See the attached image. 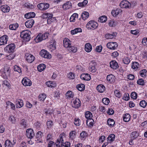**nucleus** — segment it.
<instances>
[{"instance_id": "1", "label": "nucleus", "mask_w": 147, "mask_h": 147, "mask_svg": "<svg viewBox=\"0 0 147 147\" xmlns=\"http://www.w3.org/2000/svg\"><path fill=\"white\" fill-rule=\"evenodd\" d=\"M30 32L28 30H24L21 32L20 37L23 38L24 40L29 41L30 38Z\"/></svg>"}, {"instance_id": "2", "label": "nucleus", "mask_w": 147, "mask_h": 147, "mask_svg": "<svg viewBox=\"0 0 147 147\" xmlns=\"http://www.w3.org/2000/svg\"><path fill=\"white\" fill-rule=\"evenodd\" d=\"M98 23L94 20L90 21L86 24V27L88 29L94 30L96 29L98 26Z\"/></svg>"}, {"instance_id": "3", "label": "nucleus", "mask_w": 147, "mask_h": 147, "mask_svg": "<svg viewBox=\"0 0 147 147\" xmlns=\"http://www.w3.org/2000/svg\"><path fill=\"white\" fill-rule=\"evenodd\" d=\"M16 45L13 43L9 44L7 46L4 48V51L6 52L10 53L14 51Z\"/></svg>"}, {"instance_id": "4", "label": "nucleus", "mask_w": 147, "mask_h": 147, "mask_svg": "<svg viewBox=\"0 0 147 147\" xmlns=\"http://www.w3.org/2000/svg\"><path fill=\"white\" fill-rule=\"evenodd\" d=\"M96 63L94 61H91L89 64L88 70L90 72L92 73L95 72L96 70Z\"/></svg>"}, {"instance_id": "5", "label": "nucleus", "mask_w": 147, "mask_h": 147, "mask_svg": "<svg viewBox=\"0 0 147 147\" xmlns=\"http://www.w3.org/2000/svg\"><path fill=\"white\" fill-rule=\"evenodd\" d=\"M2 70L1 71V72L3 78H6L9 76L10 69L9 67H5L3 71Z\"/></svg>"}, {"instance_id": "6", "label": "nucleus", "mask_w": 147, "mask_h": 147, "mask_svg": "<svg viewBox=\"0 0 147 147\" xmlns=\"http://www.w3.org/2000/svg\"><path fill=\"white\" fill-rule=\"evenodd\" d=\"M120 6L123 8H129L131 7V4L127 0H123L120 3Z\"/></svg>"}, {"instance_id": "7", "label": "nucleus", "mask_w": 147, "mask_h": 147, "mask_svg": "<svg viewBox=\"0 0 147 147\" xmlns=\"http://www.w3.org/2000/svg\"><path fill=\"white\" fill-rule=\"evenodd\" d=\"M72 107L75 108H78L81 105V102L79 99L77 98L73 100V101L71 102Z\"/></svg>"}, {"instance_id": "8", "label": "nucleus", "mask_w": 147, "mask_h": 147, "mask_svg": "<svg viewBox=\"0 0 147 147\" xmlns=\"http://www.w3.org/2000/svg\"><path fill=\"white\" fill-rule=\"evenodd\" d=\"M37 6L39 9L44 10L48 9L49 7V5L47 3H41L38 4Z\"/></svg>"}, {"instance_id": "9", "label": "nucleus", "mask_w": 147, "mask_h": 147, "mask_svg": "<svg viewBox=\"0 0 147 147\" xmlns=\"http://www.w3.org/2000/svg\"><path fill=\"white\" fill-rule=\"evenodd\" d=\"M40 55L42 57L50 59L51 57V55L49 54L47 51L44 49L40 52Z\"/></svg>"}, {"instance_id": "10", "label": "nucleus", "mask_w": 147, "mask_h": 147, "mask_svg": "<svg viewBox=\"0 0 147 147\" xmlns=\"http://www.w3.org/2000/svg\"><path fill=\"white\" fill-rule=\"evenodd\" d=\"M107 47L109 49L115 50L118 47L117 43L115 42H109L107 44Z\"/></svg>"}, {"instance_id": "11", "label": "nucleus", "mask_w": 147, "mask_h": 147, "mask_svg": "<svg viewBox=\"0 0 147 147\" xmlns=\"http://www.w3.org/2000/svg\"><path fill=\"white\" fill-rule=\"evenodd\" d=\"M26 135L28 138H32L34 135L33 130L31 128L28 129L26 132Z\"/></svg>"}, {"instance_id": "12", "label": "nucleus", "mask_w": 147, "mask_h": 147, "mask_svg": "<svg viewBox=\"0 0 147 147\" xmlns=\"http://www.w3.org/2000/svg\"><path fill=\"white\" fill-rule=\"evenodd\" d=\"M26 61L29 63L32 62L35 59V57L32 55L27 53L25 55Z\"/></svg>"}, {"instance_id": "13", "label": "nucleus", "mask_w": 147, "mask_h": 147, "mask_svg": "<svg viewBox=\"0 0 147 147\" xmlns=\"http://www.w3.org/2000/svg\"><path fill=\"white\" fill-rule=\"evenodd\" d=\"M22 83L25 86H30L32 84L31 80L26 77L24 78L23 79Z\"/></svg>"}, {"instance_id": "14", "label": "nucleus", "mask_w": 147, "mask_h": 147, "mask_svg": "<svg viewBox=\"0 0 147 147\" xmlns=\"http://www.w3.org/2000/svg\"><path fill=\"white\" fill-rule=\"evenodd\" d=\"M8 38V37L6 35H4L1 36L0 38V45L7 44Z\"/></svg>"}, {"instance_id": "15", "label": "nucleus", "mask_w": 147, "mask_h": 147, "mask_svg": "<svg viewBox=\"0 0 147 147\" xmlns=\"http://www.w3.org/2000/svg\"><path fill=\"white\" fill-rule=\"evenodd\" d=\"M81 79L85 80L88 81L91 79V77L90 74H82L80 76Z\"/></svg>"}, {"instance_id": "16", "label": "nucleus", "mask_w": 147, "mask_h": 147, "mask_svg": "<svg viewBox=\"0 0 147 147\" xmlns=\"http://www.w3.org/2000/svg\"><path fill=\"white\" fill-rule=\"evenodd\" d=\"M34 21L33 19L29 20L26 22L25 23V25L28 28H31L33 26L34 24Z\"/></svg>"}, {"instance_id": "17", "label": "nucleus", "mask_w": 147, "mask_h": 147, "mask_svg": "<svg viewBox=\"0 0 147 147\" xmlns=\"http://www.w3.org/2000/svg\"><path fill=\"white\" fill-rule=\"evenodd\" d=\"M63 45L64 47L67 48L71 45V42L69 39L67 38H65L63 41Z\"/></svg>"}, {"instance_id": "18", "label": "nucleus", "mask_w": 147, "mask_h": 147, "mask_svg": "<svg viewBox=\"0 0 147 147\" xmlns=\"http://www.w3.org/2000/svg\"><path fill=\"white\" fill-rule=\"evenodd\" d=\"M110 65V67L114 69H116L119 67L117 63L115 61H111Z\"/></svg>"}, {"instance_id": "19", "label": "nucleus", "mask_w": 147, "mask_h": 147, "mask_svg": "<svg viewBox=\"0 0 147 147\" xmlns=\"http://www.w3.org/2000/svg\"><path fill=\"white\" fill-rule=\"evenodd\" d=\"M92 49V46L89 43H86L85 46V50L87 52H90Z\"/></svg>"}, {"instance_id": "20", "label": "nucleus", "mask_w": 147, "mask_h": 147, "mask_svg": "<svg viewBox=\"0 0 147 147\" xmlns=\"http://www.w3.org/2000/svg\"><path fill=\"white\" fill-rule=\"evenodd\" d=\"M115 76L112 74L108 75L107 77V80L111 83L115 81Z\"/></svg>"}, {"instance_id": "21", "label": "nucleus", "mask_w": 147, "mask_h": 147, "mask_svg": "<svg viewBox=\"0 0 147 147\" xmlns=\"http://www.w3.org/2000/svg\"><path fill=\"white\" fill-rule=\"evenodd\" d=\"M1 9L4 13L8 12L10 10V7L7 5H3L1 7Z\"/></svg>"}, {"instance_id": "22", "label": "nucleus", "mask_w": 147, "mask_h": 147, "mask_svg": "<svg viewBox=\"0 0 147 147\" xmlns=\"http://www.w3.org/2000/svg\"><path fill=\"white\" fill-rule=\"evenodd\" d=\"M96 89L99 92L102 93L105 91V88L103 85L100 84L97 86Z\"/></svg>"}, {"instance_id": "23", "label": "nucleus", "mask_w": 147, "mask_h": 147, "mask_svg": "<svg viewBox=\"0 0 147 147\" xmlns=\"http://www.w3.org/2000/svg\"><path fill=\"white\" fill-rule=\"evenodd\" d=\"M35 14L33 12H31L26 14L24 15L25 18L26 19H30L34 17Z\"/></svg>"}, {"instance_id": "24", "label": "nucleus", "mask_w": 147, "mask_h": 147, "mask_svg": "<svg viewBox=\"0 0 147 147\" xmlns=\"http://www.w3.org/2000/svg\"><path fill=\"white\" fill-rule=\"evenodd\" d=\"M67 49L70 52H72L73 53H76L77 51V48L71 45L69 47L67 48Z\"/></svg>"}, {"instance_id": "25", "label": "nucleus", "mask_w": 147, "mask_h": 147, "mask_svg": "<svg viewBox=\"0 0 147 147\" xmlns=\"http://www.w3.org/2000/svg\"><path fill=\"white\" fill-rule=\"evenodd\" d=\"M116 32H113V34H108L105 35V37L107 39H112L116 36Z\"/></svg>"}, {"instance_id": "26", "label": "nucleus", "mask_w": 147, "mask_h": 147, "mask_svg": "<svg viewBox=\"0 0 147 147\" xmlns=\"http://www.w3.org/2000/svg\"><path fill=\"white\" fill-rule=\"evenodd\" d=\"M74 96V93L70 90L68 91L66 93V97L68 99L72 98Z\"/></svg>"}, {"instance_id": "27", "label": "nucleus", "mask_w": 147, "mask_h": 147, "mask_svg": "<svg viewBox=\"0 0 147 147\" xmlns=\"http://www.w3.org/2000/svg\"><path fill=\"white\" fill-rule=\"evenodd\" d=\"M5 147H13L14 145L11 143V141L7 139L5 142Z\"/></svg>"}, {"instance_id": "28", "label": "nucleus", "mask_w": 147, "mask_h": 147, "mask_svg": "<svg viewBox=\"0 0 147 147\" xmlns=\"http://www.w3.org/2000/svg\"><path fill=\"white\" fill-rule=\"evenodd\" d=\"M115 136L113 134L110 135L107 138L108 142L111 143L113 142L115 139Z\"/></svg>"}, {"instance_id": "29", "label": "nucleus", "mask_w": 147, "mask_h": 147, "mask_svg": "<svg viewBox=\"0 0 147 147\" xmlns=\"http://www.w3.org/2000/svg\"><path fill=\"white\" fill-rule=\"evenodd\" d=\"M46 83L48 87H54L56 86V84L55 82L49 81L47 82Z\"/></svg>"}, {"instance_id": "30", "label": "nucleus", "mask_w": 147, "mask_h": 147, "mask_svg": "<svg viewBox=\"0 0 147 147\" xmlns=\"http://www.w3.org/2000/svg\"><path fill=\"white\" fill-rule=\"evenodd\" d=\"M139 136V133L138 131H133L130 135V136L132 139H135L137 138Z\"/></svg>"}, {"instance_id": "31", "label": "nucleus", "mask_w": 147, "mask_h": 147, "mask_svg": "<svg viewBox=\"0 0 147 147\" xmlns=\"http://www.w3.org/2000/svg\"><path fill=\"white\" fill-rule=\"evenodd\" d=\"M71 6V3L69 1H67L66 3L63 4V7L64 9H67L70 8Z\"/></svg>"}, {"instance_id": "32", "label": "nucleus", "mask_w": 147, "mask_h": 147, "mask_svg": "<svg viewBox=\"0 0 147 147\" xmlns=\"http://www.w3.org/2000/svg\"><path fill=\"white\" fill-rule=\"evenodd\" d=\"M78 15L77 13H74L70 18V22H74L76 21V19L78 18Z\"/></svg>"}, {"instance_id": "33", "label": "nucleus", "mask_w": 147, "mask_h": 147, "mask_svg": "<svg viewBox=\"0 0 147 147\" xmlns=\"http://www.w3.org/2000/svg\"><path fill=\"white\" fill-rule=\"evenodd\" d=\"M121 10L120 9H117L116 10H112L111 14L114 16H116L121 12Z\"/></svg>"}, {"instance_id": "34", "label": "nucleus", "mask_w": 147, "mask_h": 147, "mask_svg": "<svg viewBox=\"0 0 147 147\" xmlns=\"http://www.w3.org/2000/svg\"><path fill=\"white\" fill-rule=\"evenodd\" d=\"M18 27V25L17 23H15L10 24L9 26V28L12 30H15Z\"/></svg>"}, {"instance_id": "35", "label": "nucleus", "mask_w": 147, "mask_h": 147, "mask_svg": "<svg viewBox=\"0 0 147 147\" xmlns=\"http://www.w3.org/2000/svg\"><path fill=\"white\" fill-rule=\"evenodd\" d=\"M89 16V13L87 11H84L81 15V18L84 20L87 19Z\"/></svg>"}, {"instance_id": "36", "label": "nucleus", "mask_w": 147, "mask_h": 147, "mask_svg": "<svg viewBox=\"0 0 147 147\" xmlns=\"http://www.w3.org/2000/svg\"><path fill=\"white\" fill-rule=\"evenodd\" d=\"M53 15L51 13H45L43 14L42 15V17L43 18H50L53 17Z\"/></svg>"}, {"instance_id": "37", "label": "nucleus", "mask_w": 147, "mask_h": 147, "mask_svg": "<svg viewBox=\"0 0 147 147\" xmlns=\"http://www.w3.org/2000/svg\"><path fill=\"white\" fill-rule=\"evenodd\" d=\"M130 115L128 113H126L124 115L123 117V119L125 122H127L130 120Z\"/></svg>"}, {"instance_id": "38", "label": "nucleus", "mask_w": 147, "mask_h": 147, "mask_svg": "<svg viewBox=\"0 0 147 147\" xmlns=\"http://www.w3.org/2000/svg\"><path fill=\"white\" fill-rule=\"evenodd\" d=\"M82 30L80 28H76L74 30H72L71 31V33L72 34H74L78 32H81Z\"/></svg>"}, {"instance_id": "39", "label": "nucleus", "mask_w": 147, "mask_h": 147, "mask_svg": "<svg viewBox=\"0 0 147 147\" xmlns=\"http://www.w3.org/2000/svg\"><path fill=\"white\" fill-rule=\"evenodd\" d=\"M20 125L22 128H26L27 126L26 120L23 119L20 121Z\"/></svg>"}, {"instance_id": "40", "label": "nucleus", "mask_w": 147, "mask_h": 147, "mask_svg": "<svg viewBox=\"0 0 147 147\" xmlns=\"http://www.w3.org/2000/svg\"><path fill=\"white\" fill-rule=\"evenodd\" d=\"M16 104L17 107L20 108L24 105L23 101L22 100L19 99L16 101Z\"/></svg>"}, {"instance_id": "41", "label": "nucleus", "mask_w": 147, "mask_h": 147, "mask_svg": "<svg viewBox=\"0 0 147 147\" xmlns=\"http://www.w3.org/2000/svg\"><path fill=\"white\" fill-rule=\"evenodd\" d=\"M140 67L139 63L137 62H134L132 63L131 67L134 69L137 70Z\"/></svg>"}, {"instance_id": "42", "label": "nucleus", "mask_w": 147, "mask_h": 147, "mask_svg": "<svg viewBox=\"0 0 147 147\" xmlns=\"http://www.w3.org/2000/svg\"><path fill=\"white\" fill-rule=\"evenodd\" d=\"M85 115L86 118L88 119H92L93 117V115L92 113L89 111L86 112Z\"/></svg>"}, {"instance_id": "43", "label": "nucleus", "mask_w": 147, "mask_h": 147, "mask_svg": "<svg viewBox=\"0 0 147 147\" xmlns=\"http://www.w3.org/2000/svg\"><path fill=\"white\" fill-rule=\"evenodd\" d=\"M7 105V107H10L13 110H14L15 109V106L10 101L7 102L6 103Z\"/></svg>"}, {"instance_id": "44", "label": "nucleus", "mask_w": 147, "mask_h": 147, "mask_svg": "<svg viewBox=\"0 0 147 147\" xmlns=\"http://www.w3.org/2000/svg\"><path fill=\"white\" fill-rule=\"evenodd\" d=\"M85 86L83 84H80L78 85L77 86V89L80 91H82L85 89Z\"/></svg>"}, {"instance_id": "45", "label": "nucleus", "mask_w": 147, "mask_h": 147, "mask_svg": "<svg viewBox=\"0 0 147 147\" xmlns=\"http://www.w3.org/2000/svg\"><path fill=\"white\" fill-rule=\"evenodd\" d=\"M42 34L40 33L37 36L36 38V40L37 42H41L42 40Z\"/></svg>"}, {"instance_id": "46", "label": "nucleus", "mask_w": 147, "mask_h": 147, "mask_svg": "<svg viewBox=\"0 0 147 147\" xmlns=\"http://www.w3.org/2000/svg\"><path fill=\"white\" fill-rule=\"evenodd\" d=\"M94 121L92 119H88L86 121V124L89 126H92L94 124Z\"/></svg>"}, {"instance_id": "47", "label": "nucleus", "mask_w": 147, "mask_h": 147, "mask_svg": "<svg viewBox=\"0 0 147 147\" xmlns=\"http://www.w3.org/2000/svg\"><path fill=\"white\" fill-rule=\"evenodd\" d=\"M45 65L43 64H41L38 66L37 69L38 71L41 72L45 69Z\"/></svg>"}, {"instance_id": "48", "label": "nucleus", "mask_w": 147, "mask_h": 147, "mask_svg": "<svg viewBox=\"0 0 147 147\" xmlns=\"http://www.w3.org/2000/svg\"><path fill=\"white\" fill-rule=\"evenodd\" d=\"M107 123L110 126L113 127L115 123L114 120L111 119H109L107 121Z\"/></svg>"}, {"instance_id": "49", "label": "nucleus", "mask_w": 147, "mask_h": 147, "mask_svg": "<svg viewBox=\"0 0 147 147\" xmlns=\"http://www.w3.org/2000/svg\"><path fill=\"white\" fill-rule=\"evenodd\" d=\"M107 18L105 16H102L99 18L98 21L101 22H105L107 20Z\"/></svg>"}, {"instance_id": "50", "label": "nucleus", "mask_w": 147, "mask_h": 147, "mask_svg": "<svg viewBox=\"0 0 147 147\" xmlns=\"http://www.w3.org/2000/svg\"><path fill=\"white\" fill-rule=\"evenodd\" d=\"M87 136V134L85 131L82 132L80 134V136L82 140H84Z\"/></svg>"}, {"instance_id": "51", "label": "nucleus", "mask_w": 147, "mask_h": 147, "mask_svg": "<svg viewBox=\"0 0 147 147\" xmlns=\"http://www.w3.org/2000/svg\"><path fill=\"white\" fill-rule=\"evenodd\" d=\"M46 97V95L45 94H40L39 96V99L40 101H43Z\"/></svg>"}, {"instance_id": "52", "label": "nucleus", "mask_w": 147, "mask_h": 147, "mask_svg": "<svg viewBox=\"0 0 147 147\" xmlns=\"http://www.w3.org/2000/svg\"><path fill=\"white\" fill-rule=\"evenodd\" d=\"M88 1L87 0H84L83 2L79 3L78 5L79 7H83L85 6L88 3Z\"/></svg>"}, {"instance_id": "53", "label": "nucleus", "mask_w": 147, "mask_h": 147, "mask_svg": "<svg viewBox=\"0 0 147 147\" xmlns=\"http://www.w3.org/2000/svg\"><path fill=\"white\" fill-rule=\"evenodd\" d=\"M76 132L75 131H72L69 134V138L73 140L75 138L76 136Z\"/></svg>"}, {"instance_id": "54", "label": "nucleus", "mask_w": 147, "mask_h": 147, "mask_svg": "<svg viewBox=\"0 0 147 147\" xmlns=\"http://www.w3.org/2000/svg\"><path fill=\"white\" fill-rule=\"evenodd\" d=\"M147 70L145 69H144L140 71V75L142 77H144L146 75V74L147 73Z\"/></svg>"}, {"instance_id": "55", "label": "nucleus", "mask_w": 147, "mask_h": 147, "mask_svg": "<svg viewBox=\"0 0 147 147\" xmlns=\"http://www.w3.org/2000/svg\"><path fill=\"white\" fill-rule=\"evenodd\" d=\"M56 21V18L55 17H53L47 19V22L48 24H50L51 22H55Z\"/></svg>"}, {"instance_id": "56", "label": "nucleus", "mask_w": 147, "mask_h": 147, "mask_svg": "<svg viewBox=\"0 0 147 147\" xmlns=\"http://www.w3.org/2000/svg\"><path fill=\"white\" fill-rule=\"evenodd\" d=\"M123 63L126 64H128L130 62L129 59L127 57H124L123 59Z\"/></svg>"}, {"instance_id": "57", "label": "nucleus", "mask_w": 147, "mask_h": 147, "mask_svg": "<svg viewBox=\"0 0 147 147\" xmlns=\"http://www.w3.org/2000/svg\"><path fill=\"white\" fill-rule=\"evenodd\" d=\"M114 94L115 96L118 98H120L121 96L119 91L118 90H115L114 91Z\"/></svg>"}, {"instance_id": "58", "label": "nucleus", "mask_w": 147, "mask_h": 147, "mask_svg": "<svg viewBox=\"0 0 147 147\" xmlns=\"http://www.w3.org/2000/svg\"><path fill=\"white\" fill-rule=\"evenodd\" d=\"M53 124V122L52 121L49 120L47 122V128H50L51 127Z\"/></svg>"}, {"instance_id": "59", "label": "nucleus", "mask_w": 147, "mask_h": 147, "mask_svg": "<svg viewBox=\"0 0 147 147\" xmlns=\"http://www.w3.org/2000/svg\"><path fill=\"white\" fill-rule=\"evenodd\" d=\"M74 123L76 126H80V120L79 119L75 118Z\"/></svg>"}, {"instance_id": "60", "label": "nucleus", "mask_w": 147, "mask_h": 147, "mask_svg": "<svg viewBox=\"0 0 147 147\" xmlns=\"http://www.w3.org/2000/svg\"><path fill=\"white\" fill-rule=\"evenodd\" d=\"M139 105L141 107L144 108L146 106L147 103L145 100H142L140 102Z\"/></svg>"}, {"instance_id": "61", "label": "nucleus", "mask_w": 147, "mask_h": 147, "mask_svg": "<svg viewBox=\"0 0 147 147\" xmlns=\"http://www.w3.org/2000/svg\"><path fill=\"white\" fill-rule=\"evenodd\" d=\"M13 69L15 71H17L19 73H21L22 72L20 67L17 65H15Z\"/></svg>"}, {"instance_id": "62", "label": "nucleus", "mask_w": 147, "mask_h": 147, "mask_svg": "<svg viewBox=\"0 0 147 147\" xmlns=\"http://www.w3.org/2000/svg\"><path fill=\"white\" fill-rule=\"evenodd\" d=\"M102 101L104 104L107 105L109 104V100L107 98H105L102 99Z\"/></svg>"}, {"instance_id": "63", "label": "nucleus", "mask_w": 147, "mask_h": 147, "mask_svg": "<svg viewBox=\"0 0 147 147\" xmlns=\"http://www.w3.org/2000/svg\"><path fill=\"white\" fill-rule=\"evenodd\" d=\"M129 95L128 94H125L123 95L122 99L125 100H128L129 99Z\"/></svg>"}, {"instance_id": "64", "label": "nucleus", "mask_w": 147, "mask_h": 147, "mask_svg": "<svg viewBox=\"0 0 147 147\" xmlns=\"http://www.w3.org/2000/svg\"><path fill=\"white\" fill-rule=\"evenodd\" d=\"M45 112L47 115L51 114L53 113V110L52 109H45Z\"/></svg>"}]
</instances>
